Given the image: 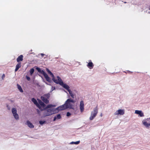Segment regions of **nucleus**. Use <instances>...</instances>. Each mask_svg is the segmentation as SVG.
Returning <instances> with one entry per match:
<instances>
[{"mask_svg": "<svg viewBox=\"0 0 150 150\" xmlns=\"http://www.w3.org/2000/svg\"><path fill=\"white\" fill-rule=\"evenodd\" d=\"M40 54L41 55V56H42V57H43L45 55V54H43V53H41V54Z\"/></svg>", "mask_w": 150, "mask_h": 150, "instance_id": "nucleus-29", "label": "nucleus"}, {"mask_svg": "<svg viewBox=\"0 0 150 150\" xmlns=\"http://www.w3.org/2000/svg\"><path fill=\"white\" fill-rule=\"evenodd\" d=\"M46 71L48 72V74H50L51 77H52V80L53 81L57 83L60 85L62 82H63L61 78L59 76H57V80L55 79L54 76L52 72L48 69H46Z\"/></svg>", "mask_w": 150, "mask_h": 150, "instance_id": "nucleus-1", "label": "nucleus"}, {"mask_svg": "<svg viewBox=\"0 0 150 150\" xmlns=\"http://www.w3.org/2000/svg\"><path fill=\"white\" fill-rule=\"evenodd\" d=\"M32 101L35 104L36 106L38 107L40 110H42V109H41V108L40 107V105H39V103H38L36 100L34 98H33L32 99Z\"/></svg>", "mask_w": 150, "mask_h": 150, "instance_id": "nucleus-12", "label": "nucleus"}, {"mask_svg": "<svg viewBox=\"0 0 150 150\" xmlns=\"http://www.w3.org/2000/svg\"><path fill=\"white\" fill-rule=\"evenodd\" d=\"M46 84H48V83H46Z\"/></svg>", "mask_w": 150, "mask_h": 150, "instance_id": "nucleus-36", "label": "nucleus"}, {"mask_svg": "<svg viewBox=\"0 0 150 150\" xmlns=\"http://www.w3.org/2000/svg\"><path fill=\"white\" fill-rule=\"evenodd\" d=\"M40 54H38V55L39 56Z\"/></svg>", "mask_w": 150, "mask_h": 150, "instance_id": "nucleus-38", "label": "nucleus"}, {"mask_svg": "<svg viewBox=\"0 0 150 150\" xmlns=\"http://www.w3.org/2000/svg\"><path fill=\"white\" fill-rule=\"evenodd\" d=\"M50 96V94L49 93H48L41 96V98L44 103L46 104H47L49 103V100H48V99Z\"/></svg>", "mask_w": 150, "mask_h": 150, "instance_id": "nucleus-7", "label": "nucleus"}, {"mask_svg": "<svg viewBox=\"0 0 150 150\" xmlns=\"http://www.w3.org/2000/svg\"><path fill=\"white\" fill-rule=\"evenodd\" d=\"M7 108L8 109V110H10V108H9V106H8V105H7Z\"/></svg>", "mask_w": 150, "mask_h": 150, "instance_id": "nucleus-31", "label": "nucleus"}, {"mask_svg": "<svg viewBox=\"0 0 150 150\" xmlns=\"http://www.w3.org/2000/svg\"><path fill=\"white\" fill-rule=\"evenodd\" d=\"M80 109L81 112H83L84 110V104L83 100L81 101L80 104Z\"/></svg>", "mask_w": 150, "mask_h": 150, "instance_id": "nucleus-11", "label": "nucleus"}, {"mask_svg": "<svg viewBox=\"0 0 150 150\" xmlns=\"http://www.w3.org/2000/svg\"><path fill=\"white\" fill-rule=\"evenodd\" d=\"M39 123L41 125H43V124H44L45 122L46 121H40L39 122Z\"/></svg>", "mask_w": 150, "mask_h": 150, "instance_id": "nucleus-24", "label": "nucleus"}, {"mask_svg": "<svg viewBox=\"0 0 150 150\" xmlns=\"http://www.w3.org/2000/svg\"><path fill=\"white\" fill-rule=\"evenodd\" d=\"M57 118H56V117H55H55H54V119H53V121H55L56 120H57Z\"/></svg>", "mask_w": 150, "mask_h": 150, "instance_id": "nucleus-30", "label": "nucleus"}, {"mask_svg": "<svg viewBox=\"0 0 150 150\" xmlns=\"http://www.w3.org/2000/svg\"><path fill=\"white\" fill-rule=\"evenodd\" d=\"M5 75L4 74H3L2 76V79H4L5 77Z\"/></svg>", "mask_w": 150, "mask_h": 150, "instance_id": "nucleus-27", "label": "nucleus"}, {"mask_svg": "<svg viewBox=\"0 0 150 150\" xmlns=\"http://www.w3.org/2000/svg\"><path fill=\"white\" fill-rule=\"evenodd\" d=\"M46 84H48V83H46Z\"/></svg>", "mask_w": 150, "mask_h": 150, "instance_id": "nucleus-37", "label": "nucleus"}, {"mask_svg": "<svg viewBox=\"0 0 150 150\" xmlns=\"http://www.w3.org/2000/svg\"><path fill=\"white\" fill-rule=\"evenodd\" d=\"M66 109L67 108L65 104L55 108L56 113L58 112L59 110H63Z\"/></svg>", "mask_w": 150, "mask_h": 150, "instance_id": "nucleus-10", "label": "nucleus"}, {"mask_svg": "<svg viewBox=\"0 0 150 150\" xmlns=\"http://www.w3.org/2000/svg\"><path fill=\"white\" fill-rule=\"evenodd\" d=\"M75 100L72 99L71 98L68 99L65 102V104L66 105L67 108H69L74 109L73 106V103L75 102Z\"/></svg>", "mask_w": 150, "mask_h": 150, "instance_id": "nucleus-2", "label": "nucleus"}, {"mask_svg": "<svg viewBox=\"0 0 150 150\" xmlns=\"http://www.w3.org/2000/svg\"><path fill=\"white\" fill-rule=\"evenodd\" d=\"M149 10H150V8H149Z\"/></svg>", "mask_w": 150, "mask_h": 150, "instance_id": "nucleus-39", "label": "nucleus"}, {"mask_svg": "<svg viewBox=\"0 0 150 150\" xmlns=\"http://www.w3.org/2000/svg\"><path fill=\"white\" fill-rule=\"evenodd\" d=\"M71 115V114L70 112H68L67 113V117Z\"/></svg>", "mask_w": 150, "mask_h": 150, "instance_id": "nucleus-26", "label": "nucleus"}, {"mask_svg": "<svg viewBox=\"0 0 150 150\" xmlns=\"http://www.w3.org/2000/svg\"><path fill=\"white\" fill-rule=\"evenodd\" d=\"M43 110H44L43 115L44 116L50 115L56 113L55 108L48 109Z\"/></svg>", "mask_w": 150, "mask_h": 150, "instance_id": "nucleus-4", "label": "nucleus"}, {"mask_svg": "<svg viewBox=\"0 0 150 150\" xmlns=\"http://www.w3.org/2000/svg\"><path fill=\"white\" fill-rule=\"evenodd\" d=\"M36 69L39 72L44 75V77L47 81L50 82L51 81V79L48 76V75L43 70L41 69L40 68L38 67L36 68Z\"/></svg>", "mask_w": 150, "mask_h": 150, "instance_id": "nucleus-5", "label": "nucleus"}, {"mask_svg": "<svg viewBox=\"0 0 150 150\" xmlns=\"http://www.w3.org/2000/svg\"><path fill=\"white\" fill-rule=\"evenodd\" d=\"M37 111L38 112V113H39V111L38 109H37Z\"/></svg>", "mask_w": 150, "mask_h": 150, "instance_id": "nucleus-33", "label": "nucleus"}, {"mask_svg": "<svg viewBox=\"0 0 150 150\" xmlns=\"http://www.w3.org/2000/svg\"><path fill=\"white\" fill-rule=\"evenodd\" d=\"M60 85L68 91L72 98H74L75 95V94L74 92L69 89V86L65 83H64L63 82H62Z\"/></svg>", "mask_w": 150, "mask_h": 150, "instance_id": "nucleus-3", "label": "nucleus"}, {"mask_svg": "<svg viewBox=\"0 0 150 150\" xmlns=\"http://www.w3.org/2000/svg\"><path fill=\"white\" fill-rule=\"evenodd\" d=\"M100 116H101V117H102V113H101V114H100Z\"/></svg>", "mask_w": 150, "mask_h": 150, "instance_id": "nucleus-32", "label": "nucleus"}, {"mask_svg": "<svg viewBox=\"0 0 150 150\" xmlns=\"http://www.w3.org/2000/svg\"><path fill=\"white\" fill-rule=\"evenodd\" d=\"M134 113L136 114L139 115L141 117H143L144 116L143 112H142L141 110H135Z\"/></svg>", "mask_w": 150, "mask_h": 150, "instance_id": "nucleus-13", "label": "nucleus"}, {"mask_svg": "<svg viewBox=\"0 0 150 150\" xmlns=\"http://www.w3.org/2000/svg\"><path fill=\"white\" fill-rule=\"evenodd\" d=\"M93 65L92 62H89L88 63L87 66L90 69H92L93 67Z\"/></svg>", "mask_w": 150, "mask_h": 150, "instance_id": "nucleus-16", "label": "nucleus"}, {"mask_svg": "<svg viewBox=\"0 0 150 150\" xmlns=\"http://www.w3.org/2000/svg\"><path fill=\"white\" fill-rule=\"evenodd\" d=\"M23 56L22 55L19 56L17 59V61L18 62L20 61H22L23 60Z\"/></svg>", "mask_w": 150, "mask_h": 150, "instance_id": "nucleus-17", "label": "nucleus"}, {"mask_svg": "<svg viewBox=\"0 0 150 150\" xmlns=\"http://www.w3.org/2000/svg\"><path fill=\"white\" fill-rule=\"evenodd\" d=\"M125 110L124 109H119L114 113L115 115H123L125 114Z\"/></svg>", "mask_w": 150, "mask_h": 150, "instance_id": "nucleus-9", "label": "nucleus"}, {"mask_svg": "<svg viewBox=\"0 0 150 150\" xmlns=\"http://www.w3.org/2000/svg\"><path fill=\"white\" fill-rule=\"evenodd\" d=\"M124 3H126L127 2H125Z\"/></svg>", "mask_w": 150, "mask_h": 150, "instance_id": "nucleus-34", "label": "nucleus"}, {"mask_svg": "<svg viewBox=\"0 0 150 150\" xmlns=\"http://www.w3.org/2000/svg\"><path fill=\"white\" fill-rule=\"evenodd\" d=\"M26 124L28 127L30 128H33L34 127L32 124L29 121H27Z\"/></svg>", "mask_w": 150, "mask_h": 150, "instance_id": "nucleus-15", "label": "nucleus"}, {"mask_svg": "<svg viewBox=\"0 0 150 150\" xmlns=\"http://www.w3.org/2000/svg\"><path fill=\"white\" fill-rule=\"evenodd\" d=\"M98 112V109L97 107H96L93 109V111L91 112V116L89 117V119L91 120H93L96 117Z\"/></svg>", "mask_w": 150, "mask_h": 150, "instance_id": "nucleus-6", "label": "nucleus"}, {"mask_svg": "<svg viewBox=\"0 0 150 150\" xmlns=\"http://www.w3.org/2000/svg\"><path fill=\"white\" fill-rule=\"evenodd\" d=\"M57 119H59L61 118V116L60 115L58 114L56 116H55Z\"/></svg>", "mask_w": 150, "mask_h": 150, "instance_id": "nucleus-22", "label": "nucleus"}, {"mask_svg": "<svg viewBox=\"0 0 150 150\" xmlns=\"http://www.w3.org/2000/svg\"><path fill=\"white\" fill-rule=\"evenodd\" d=\"M80 142L79 141H76V142H70V144H78Z\"/></svg>", "mask_w": 150, "mask_h": 150, "instance_id": "nucleus-21", "label": "nucleus"}, {"mask_svg": "<svg viewBox=\"0 0 150 150\" xmlns=\"http://www.w3.org/2000/svg\"><path fill=\"white\" fill-rule=\"evenodd\" d=\"M55 89V88L54 87L52 86L51 89V90L50 92H52L53 90H54Z\"/></svg>", "mask_w": 150, "mask_h": 150, "instance_id": "nucleus-25", "label": "nucleus"}, {"mask_svg": "<svg viewBox=\"0 0 150 150\" xmlns=\"http://www.w3.org/2000/svg\"><path fill=\"white\" fill-rule=\"evenodd\" d=\"M21 63H18L16 66V69H15V71H17L18 69L21 67Z\"/></svg>", "mask_w": 150, "mask_h": 150, "instance_id": "nucleus-18", "label": "nucleus"}, {"mask_svg": "<svg viewBox=\"0 0 150 150\" xmlns=\"http://www.w3.org/2000/svg\"><path fill=\"white\" fill-rule=\"evenodd\" d=\"M34 69L33 68L31 69L30 70V75H32L34 72Z\"/></svg>", "mask_w": 150, "mask_h": 150, "instance_id": "nucleus-23", "label": "nucleus"}, {"mask_svg": "<svg viewBox=\"0 0 150 150\" xmlns=\"http://www.w3.org/2000/svg\"><path fill=\"white\" fill-rule=\"evenodd\" d=\"M26 79L28 80V81H30V78L29 77V76H26Z\"/></svg>", "mask_w": 150, "mask_h": 150, "instance_id": "nucleus-28", "label": "nucleus"}, {"mask_svg": "<svg viewBox=\"0 0 150 150\" xmlns=\"http://www.w3.org/2000/svg\"><path fill=\"white\" fill-rule=\"evenodd\" d=\"M54 105L52 104H49L47 105V106L45 108L44 110L48 109V108L53 107H54Z\"/></svg>", "mask_w": 150, "mask_h": 150, "instance_id": "nucleus-19", "label": "nucleus"}, {"mask_svg": "<svg viewBox=\"0 0 150 150\" xmlns=\"http://www.w3.org/2000/svg\"><path fill=\"white\" fill-rule=\"evenodd\" d=\"M46 84H48V83H46Z\"/></svg>", "mask_w": 150, "mask_h": 150, "instance_id": "nucleus-35", "label": "nucleus"}, {"mask_svg": "<svg viewBox=\"0 0 150 150\" xmlns=\"http://www.w3.org/2000/svg\"><path fill=\"white\" fill-rule=\"evenodd\" d=\"M17 86H18V90H19V91L21 92H23V89L21 87V86L19 85L18 84H17Z\"/></svg>", "mask_w": 150, "mask_h": 150, "instance_id": "nucleus-20", "label": "nucleus"}, {"mask_svg": "<svg viewBox=\"0 0 150 150\" xmlns=\"http://www.w3.org/2000/svg\"><path fill=\"white\" fill-rule=\"evenodd\" d=\"M39 105H40V107L41 108V109H42V110H44L45 107L46 105L45 104V103L42 102L40 100L39 102ZM42 111V110H41Z\"/></svg>", "mask_w": 150, "mask_h": 150, "instance_id": "nucleus-14", "label": "nucleus"}, {"mask_svg": "<svg viewBox=\"0 0 150 150\" xmlns=\"http://www.w3.org/2000/svg\"><path fill=\"white\" fill-rule=\"evenodd\" d=\"M11 112L15 119L16 120H19V117L17 113L16 109L14 108H12L11 109Z\"/></svg>", "mask_w": 150, "mask_h": 150, "instance_id": "nucleus-8", "label": "nucleus"}]
</instances>
